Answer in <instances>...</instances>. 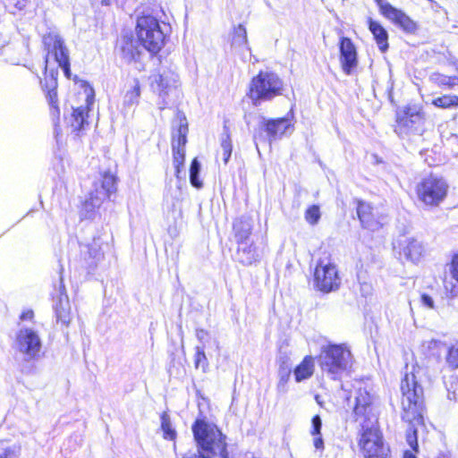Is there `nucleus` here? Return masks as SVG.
<instances>
[{"label": "nucleus", "mask_w": 458, "mask_h": 458, "mask_svg": "<svg viewBox=\"0 0 458 458\" xmlns=\"http://www.w3.org/2000/svg\"><path fill=\"white\" fill-rule=\"evenodd\" d=\"M402 391V420L409 424L406 440L411 448L417 452L418 425L423 424L424 391L414 373H406L401 382Z\"/></svg>", "instance_id": "nucleus-2"}, {"label": "nucleus", "mask_w": 458, "mask_h": 458, "mask_svg": "<svg viewBox=\"0 0 458 458\" xmlns=\"http://www.w3.org/2000/svg\"><path fill=\"white\" fill-rule=\"evenodd\" d=\"M314 362L310 356L304 358L301 364L294 369V377L296 382H301L309 378L313 374Z\"/></svg>", "instance_id": "nucleus-27"}, {"label": "nucleus", "mask_w": 458, "mask_h": 458, "mask_svg": "<svg viewBox=\"0 0 458 458\" xmlns=\"http://www.w3.org/2000/svg\"><path fill=\"white\" fill-rule=\"evenodd\" d=\"M403 458H416V457L411 452L405 451L404 454H403Z\"/></svg>", "instance_id": "nucleus-53"}, {"label": "nucleus", "mask_w": 458, "mask_h": 458, "mask_svg": "<svg viewBox=\"0 0 458 458\" xmlns=\"http://www.w3.org/2000/svg\"><path fill=\"white\" fill-rule=\"evenodd\" d=\"M56 321L64 326H68L71 321V306L68 296L60 297L55 305Z\"/></svg>", "instance_id": "nucleus-26"}, {"label": "nucleus", "mask_w": 458, "mask_h": 458, "mask_svg": "<svg viewBox=\"0 0 458 458\" xmlns=\"http://www.w3.org/2000/svg\"><path fill=\"white\" fill-rule=\"evenodd\" d=\"M20 453L21 447L19 445L0 441V458H18Z\"/></svg>", "instance_id": "nucleus-31"}, {"label": "nucleus", "mask_w": 458, "mask_h": 458, "mask_svg": "<svg viewBox=\"0 0 458 458\" xmlns=\"http://www.w3.org/2000/svg\"><path fill=\"white\" fill-rule=\"evenodd\" d=\"M432 104L440 108H451L454 106H458V97L445 95L439 98H435L432 101Z\"/></svg>", "instance_id": "nucleus-34"}, {"label": "nucleus", "mask_w": 458, "mask_h": 458, "mask_svg": "<svg viewBox=\"0 0 458 458\" xmlns=\"http://www.w3.org/2000/svg\"><path fill=\"white\" fill-rule=\"evenodd\" d=\"M232 141L230 136L227 132H225L222 137L221 141V156L224 163L226 165L231 157L232 154Z\"/></svg>", "instance_id": "nucleus-37"}, {"label": "nucleus", "mask_w": 458, "mask_h": 458, "mask_svg": "<svg viewBox=\"0 0 458 458\" xmlns=\"http://www.w3.org/2000/svg\"><path fill=\"white\" fill-rule=\"evenodd\" d=\"M43 45L47 51L45 60V74H48L47 63L49 55H53L55 61L62 68L66 78L71 77L69 49L62 37L55 31H49L43 36Z\"/></svg>", "instance_id": "nucleus-9"}, {"label": "nucleus", "mask_w": 458, "mask_h": 458, "mask_svg": "<svg viewBox=\"0 0 458 458\" xmlns=\"http://www.w3.org/2000/svg\"><path fill=\"white\" fill-rule=\"evenodd\" d=\"M322 420L319 415H315L311 420V435H320Z\"/></svg>", "instance_id": "nucleus-43"}, {"label": "nucleus", "mask_w": 458, "mask_h": 458, "mask_svg": "<svg viewBox=\"0 0 458 458\" xmlns=\"http://www.w3.org/2000/svg\"><path fill=\"white\" fill-rule=\"evenodd\" d=\"M235 259L244 266H249L258 260V253L252 241L237 242Z\"/></svg>", "instance_id": "nucleus-19"}, {"label": "nucleus", "mask_w": 458, "mask_h": 458, "mask_svg": "<svg viewBox=\"0 0 458 458\" xmlns=\"http://www.w3.org/2000/svg\"><path fill=\"white\" fill-rule=\"evenodd\" d=\"M114 0H101L103 5H110Z\"/></svg>", "instance_id": "nucleus-54"}, {"label": "nucleus", "mask_w": 458, "mask_h": 458, "mask_svg": "<svg viewBox=\"0 0 458 458\" xmlns=\"http://www.w3.org/2000/svg\"><path fill=\"white\" fill-rule=\"evenodd\" d=\"M252 227V220L248 216L235 219L233 224V231L236 242H250Z\"/></svg>", "instance_id": "nucleus-21"}, {"label": "nucleus", "mask_w": 458, "mask_h": 458, "mask_svg": "<svg viewBox=\"0 0 458 458\" xmlns=\"http://www.w3.org/2000/svg\"><path fill=\"white\" fill-rule=\"evenodd\" d=\"M88 112L87 107L79 106L73 108L72 114L71 126L74 131H81L84 129V124L87 123Z\"/></svg>", "instance_id": "nucleus-28"}, {"label": "nucleus", "mask_w": 458, "mask_h": 458, "mask_svg": "<svg viewBox=\"0 0 458 458\" xmlns=\"http://www.w3.org/2000/svg\"><path fill=\"white\" fill-rule=\"evenodd\" d=\"M291 376V369L286 367H281L278 371L279 380L276 386L278 393L284 394L287 392V383Z\"/></svg>", "instance_id": "nucleus-35"}, {"label": "nucleus", "mask_w": 458, "mask_h": 458, "mask_svg": "<svg viewBox=\"0 0 458 458\" xmlns=\"http://www.w3.org/2000/svg\"><path fill=\"white\" fill-rule=\"evenodd\" d=\"M190 181L193 187L198 189L202 187V182L199 180V174H190Z\"/></svg>", "instance_id": "nucleus-49"}, {"label": "nucleus", "mask_w": 458, "mask_h": 458, "mask_svg": "<svg viewBox=\"0 0 458 458\" xmlns=\"http://www.w3.org/2000/svg\"><path fill=\"white\" fill-rule=\"evenodd\" d=\"M314 437L313 438V445L317 450H323L324 449V441L322 438L321 434L320 435H312Z\"/></svg>", "instance_id": "nucleus-47"}, {"label": "nucleus", "mask_w": 458, "mask_h": 458, "mask_svg": "<svg viewBox=\"0 0 458 458\" xmlns=\"http://www.w3.org/2000/svg\"><path fill=\"white\" fill-rule=\"evenodd\" d=\"M351 358V352L343 344H329L323 347L319 364L323 372L335 380L348 369Z\"/></svg>", "instance_id": "nucleus-5"}, {"label": "nucleus", "mask_w": 458, "mask_h": 458, "mask_svg": "<svg viewBox=\"0 0 458 458\" xmlns=\"http://www.w3.org/2000/svg\"><path fill=\"white\" fill-rule=\"evenodd\" d=\"M431 79L439 86H448L449 88H453L458 84V78L455 76L449 77L441 73H434L431 76Z\"/></svg>", "instance_id": "nucleus-38"}, {"label": "nucleus", "mask_w": 458, "mask_h": 458, "mask_svg": "<svg viewBox=\"0 0 458 458\" xmlns=\"http://www.w3.org/2000/svg\"><path fill=\"white\" fill-rule=\"evenodd\" d=\"M173 150V164L175 168V174L179 177L180 168L184 164L185 149H172Z\"/></svg>", "instance_id": "nucleus-40"}, {"label": "nucleus", "mask_w": 458, "mask_h": 458, "mask_svg": "<svg viewBox=\"0 0 458 458\" xmlns=\"http://www.w3.org/2000/svg\"><path fill=\"white\" fill-rule=\"evenodd\" d=\"M386 18L390 20L393 23L407 33H414L418 29L417 23L413 20H411L402 10L395 7L393 10H390V13Z\"/></svg>", "instance_id": "nucleus-20"}, {"label": "nucleus", "mask_w": 458, "mask_h": 458, "mask_svg": "<svg viewBox=\"0 0 458 458\" xmlns=\"http://www.w3.org/2000/svg\"><path fill=\"white\" fill-rule=\"evenodd\" d=\"M358 282L360 286L361 295L364 297L369 296L372 293V285L371 284L366 282L365 277L361 273L357 274Z\"/></svg>", "instance_id": "nucleus-42"}, {"label": "nucleus", "mask_w": 458, "mask_h": 458, "mask_svg": "<svg viewBox=\"0 0 458 458\" xmlns=\"http://www.w3.org/2000/svg\"><path fill=\"white\" fill-rule=\"evenodd\" d=\"M176 207V202H173V208H174Z\"/></svg>", "instance_id": "nucleus-56"}, {"label": "nucleus", "mask_w": 458, "mask_h": 458, "mask_svg": "<svg viewBox=\"0 0 458 458\" xmlns=\"http://www.w3.org/2000/svg\"><path fill=\"white\" fill-rule=\"evenodd\" d=\"M59 293V296H58V299L60 297H64V296H68L67 293H66V289H65V286L64 284V282H63V278L62 276H60V282H59V284H58V287L56 289Z\"/></svg>", "instance_id": "nucleus-50"}, {"label": "nucleus", "mask_w": 458, "mask_h": 458, "mask_svg": "<svg viewBox=\"0 0 458 458\" xmlns=\"http://www.w3.org/2000/svg\"><path fill=\"white\" fill-rule=\"evenodd\" d=\"M139 42L131 33H124L118 39L117 49L126 62L131 63L140 55Z\"/></svg>", "instance_id": "nucleus-16"}, {"label": "nucleus", "mask_w": 458, "mask_h": 458, "mask_svg": "<svg viewBox=\"0 0 458 458\" xmlns=\"http://www.w3.org/2000/svg\"><path fill=\"white\" fill-rule=\"evenodd\" d=\"M340 63L343 72L351 75L358 66L357 50L351 38L343 37L339 43Z\"/></svg>", "instance_id": "nucleus-14"}, {"label": "nucleus", "mask_w": 458, "mask_h": 458, "mask_svg": "<svg viewBox=\"0 0 458 458\" xmlns=\"http://www.w3.org/2000/svg\"><path fill=\"white\" fill-rule=\"evenodd\" d=\"M452 275L453 277L458 282V254L454 256L452 260Z\"/></svg>", "instance_id": "nucleus-48"}, {"label": "nucleus", "mask_w": 458, "mask_h": 458, "mask_svg": "<svg viewBox=\"0 0 458 458\" xmlns=\"http://www.w3.org/2000/svg\"><path fill=\"white\" fill-rule=\"evenodd\" d=\"M321 214L319 207L317 205L310 206L305 212V219L310 225H317L320 219Z\"/></svg>", "instance_id": "nucleus-39"}, {"label": "nucleus", "mask_w": 458, "mask_h": 458, "mask_svg": "<svg viewBox=\"0 0 458 458\" xmlns=\"http://www.w3.org/2000/svg\"><path fill=\"white\" fill-rule=\"evenodd\" d=\"M152 90L158 95L159 109H165L172 98H177L178 74L171 69H163L149 77Z\"/></svg>", "instance_id": "nucleus-7"}, {"label": "nucleus", "mask_w": 458, "mask_h": 458, "mask_svg": "<svg viewBox=\"0 0 458 458\" xmlns=\"http://www.w3.org/2000/svg\"><path fill=\"white\" fill-rule=\"evenodd\" d=\"M421 120V115L420 112H412L411 109L409 107L404 112V116L400 119V123L408 126L409 123H417Z\"/></svg>", "instance_id": "nucleus-41"}, {"label": "nucleus", "mask_w": 458, "mask_h": 458, "mask_svg": "<svg viewBox=\"0 0 458 458\" xmlns=\"http://www.w3.org/2000/svg\"><path fill=\"white\" fill-rule=\"evenodd\" d=\"M166 25L152 15L138 18L136 32L140 45L151 54H157L165 44Z\"/></svg>", "instance_id": "nucleus-4"}, {"label": "nucleus", "mask_w": 458, "mask_h": 458, "mask_svg": "<svg viewBox=\"0 0 458 458\" xmlns=\"http://www.w3.org/2000/svg\"><path fill=\"white\" fill-rule=\"evenodd\" d=\"M259 133H255L253 136V140L257 149H259V143H268L271 145L272 141L280 140L288 132L292 133L293 130V124L288 117H281L276 119L263 118V121L259 126ZM258 152L259 153V150H258Z\"/></svg>", "instance_id": "nucleus-10"}, {"label": "nucleus", "mask_w": 458, "mask_h": 458, "mask_svg": "<svg viewBox=\"0 0 458 458\" xmlns=\"http://www.w3.org/2000/svg\"><path fill=\"white\" fill-rule=\"evenodd\" d=\"M140 96V82L135 80L134 85L131 90H128L123 98L124 106L131 107L138 104Z\"/></svg>", "instance_id": "nucleus-30"}, {"label": "nucleus", "mask_w": 458, "mask_h": 458, "mask_svg": "<svg viewBox=\"0 0 458 458\" xmlns=\"http://www.w3.org/2000/svg\"><path fill=\"white\" fill-rule=\"evenodd\" d=\"M369 28L373 34L378 48L381 52H386L388 48V33L377 21L369 19Z\"/></svg>", "instance_id": "nucleus-25"}, {"label": "nucleus", "mask_w": 458, "mask_h": 458, "mask_svg": "<svg viewBox=\"0 0 458 458\" xmlns=\"http://www.w3.org/2000/svg\"><path fill=\"white\" fill-rule=\"evenodd\" d=\"M177 129L173 132L172 149H185L188 134V122L182 112L176 114Z\"/></svg>", "instance_id": "nucleus-18"}, {"label": "nucleus", "mask_w": 458, "mask_h": 458, "mask_svg": "<svg viewBox=\"0 0 458 458\" xmlns=\"http://www.w3.org/2000/svg\"><path fill=\"white\" fill-rule=\"evenodd\" d=\"M103 201L104 199L99 198V194L94 191L90 192L89 199L83 204L84 217L90 218L95 208H99Z\"/></svg>", "instance_id": "nucleus-29"}, {"label": "nucleus", "mask_w": 458, "mask_h": 458, "mask_svg": "<svg viewBox=\"0 0 458 458\" xmlns=\"http://www.w3.org/2000/svg\"><path fill=\"white\" fill-rule=\"evenodd\" d=\"M116 191V178L110 173H105L101 176L99 182L95 184V191L97 194H99V198L104 200L106 199H111L113 193Z\"/></svg>", "instance_id": "nucleus-23"}, {"label": "nucleus", "mask_w": 458, "mask_h": 458, "mask_svg": "<svg viewBox=\"0 0 458 458\" xmlns=\"http://www.w3.org/2000/svg\"><path fill=\"white\" fill-rule=\"evenodd\" d=\"M194 365L196 369L201 368L202 371L205 373L208 369V361L206 356L204 347L197 346L196 352L194 356Z\"/></svg>", "instance_id": "nucleus-36"}, {"label": "nucleus", "mask_w": 458, "mask_h": 458, "mask_svg": "<svg viewBox=\"0 0 458 458\" xmlns=\"http://www.w3.org/2000/svg\"><path fill=\"white\" fill-rule=\"evenodd\" d=\"M57 69H49L48 74L45 76L44 81H41L42 89L47 91V99L54 115H58L60 113L57 106Z\"/></svg>", "instance_id": "nucleus-15"}, {"label": "nucleus", "mask_w": 458, "mask_h": 458, "mask_svg": "<svg viewBox=\"0 0 458 458\" xmlns=\"http://www.w3.org/2000/svg\"><path fill=\"white\" fill-rule=\"evenodd\" d=\"M169 233H170V234H171V235H173V236H176V235H177V233H176V230H175V229H174V230H173V229H171V228H170V229H169Z\"/></svg>", "instance_id": "nucleus-55"}, {"label": "nucleus", "mask_w": 458, "mask_h": 458, "mask_svg": "<svg viewBox=\"0 0 458 458\" xmlns=\"http://www.w3.org/2000/svg\"><path fill=\"white\" fill-rule=\"evenodd\" d=\"M353 413L360 422L359 445L364 458H390V449L385 445L383 436L376 427L377 419L372 414L374 396L369 386L362 381L354 384Z\"/></svg>", "instance_id": "nucleus-1"}, {"label": "nucleus", "mask_w": 458, "mask_h": 458, "mask_svg": "<svg viewBox=\"0 0 458 458\" xmlns=\"http://www.w3.org/2000/svg\"><path fill=\"white\" fill-rule=\"evenodd\" d=\"M314 283L318 290L323 293H330L338 289L341 279L336 267L330 263L319 260L314 272Z\"/></svg>", "instance_id": "nucleus-12"}, {"label": "nucleus", "mask_w": 458, "mask_h": 458, "mask_svg": "<svg viewBox=\"0 0 458 458\" xmlns=\"http://www.w3.org/2000/svg\"><path fill=\"white\" fill-rule=\"evenodd\" d=\"M424 250V246L420 242L416 239L410 238L403 242L400 254L403 255L407 260L416 263L421 258Z\"/></svg>", "instance_id": "nucleus-22"}, {"label": "nucleus", "mask_w": 458, "mask_h": 458, "mask_svg": "<svg viewBox=\"0 0 458 458\" xmlns=\"http://www.w3.org/2000/svg\"><path fill=\"white\" fill-rule=\"evenodd\" d=\"M377 6L380 9L381 13L386 17L387 14L390 13V10H393L394 7L390 4L388 2H386L385 0H374Z\"/></svg>", "instance_id": "nucleus-44"}, {"label": "nucleus", "mask_w": 458, "mask_h": 458, "mask_svg": "<svg viewBox=\"0 0 458 458\" xmlns=\"http://www.w3.org/2000/svg\"><path fill=\"white\" fill-rule=\"evenodd\" d=\"M99 241V237H94L92 243L81 246L80 266L86 275L92 274L104 258Z\"/></svg>", "instance_id": "nucleus-13"}, {"label": "nucleus", "mask_w": 458, "mask_h": 458, "mask_svg": "<svg viewBox=\"0 0 458 458\" xmlns=\"http://www.w3.org/2000/svg\"><path fill=\"white\" fill-rule=\"evenodd\" d=\"M446 181L436 175H429L421 180L416 187L418 199L424 205L437 207L444 201L448 192Z\"/></svg>", "instance_id": "nucleus-8"}, {"label": "nucleus", "mask_w": 458, "mask_h": 458, "mask_svg": "<svg viewBox=\"0 0 458 458\" xmlns=\"http://www.w3.org/2000/svg\"><path fill=\"white\" fill-rule=\"evenodd\" d=\"M445 362L452 369H458V341L447 347Z\"/></svg>", "instance_id": "nucleus-32"}, {"label": "nucleus", "mask_w": 458, "mask_h": 458, "mask_svg": "<svg viewBox=\"0 0 458 458\" xmlns=\"http://www.w3.org/2000/svg\"><path fill=\"white\" fill-rule=\"evenodd\" d=\"M15 346L26 360H31L39 357L42 343L37 331L21 327L16 335Z\"/></svg>", "instance_id": "nucleus-11"}, {"label": "nucleus", "mask_w": 458, "mask_h": 458, "mask_svg": "<svg viewBox=\"0 0 458 458\" xmlns=\"http://www.w3.org/2000/svg\"><path fill=\"white\" fill-rule=\"evenodd\" d=\"M200 172V163L197 158H194L191 164L190 174H199Z\"/></svg>", "instance_id": "nucleus-46"}, {"label": "nucleus", "mask_w": 458, "mask_h": 458, "mask_svg": "<svg viewBox=\"0 0 458 458\" xmlns=\"http://www.w3.org/2000/svg\"><path fill=\"white\" fill-rule=\"evenodd\" d=\"M161 428L163 431L164 438L168 439V440L175 439L176 431L172 426L169 416L165 413H164L161 416Z\"/></svg>", "instance_id": "nucleus-33"}, {"label": "nucleus", "mask_w": 458, "mask_h": 458, "mask_svg": "<svg viewBox=\"0 0 458 458\" xmlns=\"http://www.w3.org/2000/svg\"><path fill=\"white\" fill-rule=\"evenodd\" d=\"M33 316H34V313L32 310H27V311H24L21 313L20 318L21 320L32 319Z\"/></svg>", "instance_id": "nucleus-51"}, {"label": "nucleus", "mask_w": 458, "mask_h": 458, "mask_svg": "<svg viewBox=\"0 0 458 458\" xmlns=\"http://www.w3.org/2000/svg\"><path fill=\"white\" fill-rule=\"evenodd\" d=\"M207 335L208 332L204 329H198L196 332V336L200 342H202Z\"/></svg>", "instance_id": "nucleus-52"}, {"label": "nucleus", "mask_w": 458, "mask_h": 458, "mask_svg": "<svg viewBox=\"0 0 458 458\" xmlns=\"http://www.w3.org/2000/svg\"><path fill=\"white\" fill-rule=\"evenodd\" d=\"M191 430L197 450L188 452L182 458H229L226 436L216 424L199 418L192 424Z\"/></svg>", "instance_id": "nucleus-3"}, {"label": "nucleus", "mask_w": 458, "mask_h": 458, "mask_svg": "<svg viewBox=\"0 0 458 458\" xmlns=\"http://www.w3.org/2000/svg\"><path fill=\"white\" fill-rule=\"evenodd\" d=\"M231 37V47L238 52L242 53L243 50L250 51L248 44L247 30L242 24L234 26L230 34Z\"/></svg>", "instance_id": "nucleus-24"}, {"label": "nucleus", "mask_w": 458, "mask_h": 458, "mask_svg": "<svg viewBox=\"0 0 458 458\" xmlns=\"http://www.w3.org/2000/svg\"><path fill=\"white\" fill-rule=\"evenodd\" d=\"M357 215L362 227L366 229L377 231L382 226L381 223L375 218L372 207L365 201H357Z\"/></svg>", "instance_id": "nucleus-17"}, {"label": "nucleus", "mask_w": 458, "mask_h": 458, "mask_svg": "<svg viewBox=\"0 0 458 458\" xmlns=\"http://www.w3.org/2000/svg\"><path fill=\"white\" fill-rule=\"evenodd\" d=\"M282 90L283 81L276 73L260 72L250 82L249 96L253 105L258 106L281 95Z\"/></svg>", "instance_id": "nucleus-6"}, {"label": "nucleus", "mask_w": 458, "mask_h": 458, "mask_svg": "<svg viewBox=\"0 0 458 458\" xmlns=\"http://www.w3.org/2000/svg\"><path fill=\"white\" fill-rule=\"evenodd\" d=\"M420 300L425 307L429 309L434 308V301L428 294L423 293L420 297Z\"/></svg>", "instance_id": "nucleus-45"}]
</instances>
